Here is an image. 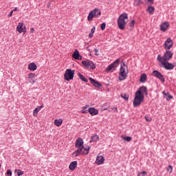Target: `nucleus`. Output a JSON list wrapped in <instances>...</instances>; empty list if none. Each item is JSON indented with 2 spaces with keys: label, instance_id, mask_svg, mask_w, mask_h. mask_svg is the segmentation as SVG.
I'll return each mask as SVG.
<instances>
[{
  "label": "nucleus",
  "instance_id": "33",
  "mask_svg": "<svg viewBox=\"0 0 176 176\" xmlns=\"http://www.w3.org/2000/svg\"><path fill=\"white\" fill-rule=\"evenodd\" d=\"M134 3L136 6H140V5H141V3H142V1H141V0H135Z\"/></svg>",
  "mask_w": 176,
  "mask_h": 176
},
{
  "label": "nucleus",
  "instance_id": "51",
  "mask_svg": "<svg viewBox=\"0 0 176 176\" xmlns=\"http://www.w3.org/2000/svg\"><path fill=\"white\" fill-rule=\"evenodd\" d=\"M148 2H153V0H147Z\"/></svg>",
  "mask_w": 176,
  "mask_h": 176
},
{
  "label": "nucleus",
  "instance_id": "12",
  "mask_svg": "<svg viewBox=\"0 0 176 176\" xmlns=\"http://www.w3.org/2000/svg\"><path fill=\"white\" fill-rule=\"evenodd\" d=\"M104 162H105V158L102 155H98L96 157V163L98 166H101V164H104Z\"/></svg>",
  "mask_w": 176,
  "mask_h": 176
},
{
  "label": "nucleus",
  "instance_id": "19",
  "mask_svg": "<svg viewBox=\"0 0 176 176\" xmlns=\"http://www.w3.org/2000/svg\"><path fill=\"white\" fill-rule=\"evenodd\" d=\"M77 166H78V162L74 161L69 164V170H71V171H74L75 168H76Z\"/></svg>",
  "mask_w": 176,
  "mask_h": 176
},
{
  "label": "nucleus",
  "instance_id": "10",
  "mask_svg": "<svg viewBox=\"0 0 176 176\" xmlns=\"http://www.w3.org/2000/svg\"><path fill=\"white\" fill-rule=\"evenodd\" d=\"M153 74L155 78H157V79H160V80H161L162 83H164V76H163V74H162V73H160L157 70H154L153 72Z\"/></svg>",
  "mask_w": 176,
  "mask_h": 176
},
{
  "label": "nucleus",
  "instance_id": "30",
  "mask_svg": "<svg viewBox=\"0 0 176 176\" xmlns=\"http://www.w3.org/2000/svg\"><path fill=\"white\" fill-rule=\"evenodd\" d=\"M147 12H148L149 14H152L153 12H155V8L153 6H148L147 8Z\"/></svg>",
  "mask_w": 176,
  "mask_h": 176
},
{
  "label": "nucleus",
  "instance_id": "4",
  "mask_svg": "<svg viewBox=\"0 0 176 176\" xmlns=\"http://www.w3.org/2000/svg\"><path fill=\"white\" fill-rule=\"evenodd\" d=\"M101 16V10L98 8H95L91 11L87 16L88 21H91L93 17H100Z\"/></svg>",
  "mask_w": 176,
  "mask_h": 176
},
{
  "label": "nucleus",
  "instance_id": "8",
  "mask_svg": "<svg viewBox=\"0 0 176 176\" xmlns=\"http://www.w3.org/2000/svg\"><path fill=\"white\" fill-rule=\"evenodd\" d=\"M82 65L88 69H96V64L91 60H85L82 61Z\"/></svg>",
  "mask_w": 176,
  "mask_h": 176
},
{
  "label": "nucleus",
  "instance_id": "2",
  "mask_svg": "<svg viewBox=\"0 0 176 176\" xmlns=\"http://www.w3.org/2000/svg\"><path fill=\"white\" fill-rule=\"evenodd\" d=\"M142 102H144V94L141 91H137L133 100V107H140Z\"/></svg>",
  "mask_w": 176,
  "mask_h": 176
},
{
  "label": "nucleus",
  "instance_id": "45",
  "mask_svg": "<svg viewBox=\"0 0 176 176\" xmlns=\"http://www.w3.org/2000/svg\"><path fill=\"white\" fill-rule=\"evenodd\" d=\"M168 168H169V170H170V173H173V166H172L171 165H170V166H168Z\"/></svg>",
  "mask_w": 176,
  "mask_h": 176
},
{
  "label": "nucleus",
  "instance_id": "7",
  "mask_svg": "<svg viewBox=\"0 0 176 176\" xmlns=\"http://www.w3.org/2000/svg\"><path fill=\"white\" fill-rule=\"evenodd\" d=\"M159 63H160V65L162 68H165L168 71H171V69L175 67V65L173 63H168V60H162L159 61Z\"/></svg>",
  "mask_w": 176,
  "mask_h": 176
},
{
  "label": "nucleus",
  "instance_id": "48",
  "mask_svg": "<svg viewBox=\"0 0 176 176\" xmlns=\"http://www.w3.org/2000/svg\"><path fill=\"white\" fill-rule=\"evenodd\" d=\"M162 94L164 95V96H167V94H169L168 93H165L164 91H163L162 92Z\"/></svg>",
  "mask_w": 176,
  "mask_h": 176
},
{
  "label": "nucleus",
  "instance_id": "24",
  "mask_svg": "<svg viewBox=\"0 0 176 176\" xmlns=\"http://www.w3.org/2000/svg\"><path fill=\"white\" fill-rule=\"evenodd\" d=\"M140 82H141V83H145V82H146V74H142L140 75Z\"/></svg>",
  "mask_w": 176,
  "mask_h": 176
},
{
  "label": "nucleus",
  "instance_id": "25",
  "mask_svg": "<svg viewBox=\"0 0 176 176\" xmlns=\"http://www.w3.org/2000/svg\"><path fill=\"white\" fill-rule=\"evenodd\" d=\"M54 124H55V126H57V127H60V126H61V124H63V120L62 119L55 120Z\"/></svg>",
  "mask_w": 176,
  "mask_h": 176
},
{
  "label": "nucleus",
  "instance_id": "50",
  "mask_svg": "<svg viewBox=\"0 0 176 176\" xmlns=\"http://www.w3.org/2000/svg\"><path fill=\"white\" fill-rule=\"evenodd\" d=\"M30 32H31V33L34 32V28H32L30 29Z\"/></svg>",
  "mask_w": 176,
  "mask_h": 176
},
{
  "label": "nucleus",
  "instance_id": "16",
  "mask_svg": "<svg viewBox=\"0 0 176 176\" xmlns=\"http://www.w3.org/2000/svg\"><path fill=\"white\" fill-rule=\"evenodd\" d=\"M90 83L93 85L95 87H98V89H101L102 87V85L101 83L94 80L92 78H89Z\"/></svg>",
  "mask_w": 176,
  "mask_h": 176
},
{
  "label": "nucleus",
  "instance_id": "53",
  "mask_svg": "<svg viewBox=\"0 0 176 176\" xmlns=\"http://www.w3.org/2000/svg\"><path fill=\"white\" fill-rule=\"evenodd\" d=\"M32 83H35V81H34V80H33V81H32Z\"/></svg>",
  "mask_w": 176,
  "mask_h": 176
},
{
  "label": "nucleus",
  "instance_id": "28",
  "mask_svg": "<svg viewBox=\"0 0 176 176\" xmlns=\"http://www.w3.org/2000/svg\"><path fill=\"white\" fill-rule=\"evenodd\" d=\"M80 55V54H79V51L78 50H76L73 53L72 56H73V58H75V60H76L77 58H78Z\"/></svg>",
  "mask_w": 176,
  "mask_h": 176
},
{
  "label": "nucleus",
  "instance_id": "17",
  "mask_svg": "<svg viewBox=\"0 0 176 176\" xmlns=\"http://www.w3.org/2000/svg\"><path fill=\"white\" fill-rule=\"evenodd\" d=\"M88 112L91 115V116H96V115H98V109L94 107H90L88 109Z\"/></svg>",
  "mask_w": 176,
  "mask_h": 176
},
{
  "label": "nucleus",
  "instance_id": "40",
  "mask_svg": "<svg viewBox=\"0 0 176 176\" xmlns=\"http://www.w3.org/2000/svg\"><path fill=\"white\" fill-rule=\"evenodd\" d=\"M96 32V28L94 26L91 30V33L94 34Z\"/></svg>",
  "mask_w": 176,
  "mask_h": 176
},
{
  "label": "nucleus",
  "instance_id": "32",
  "mask_svg": "<svg viewBox=\"0 0 176 176\" xmlns=\"http://www.w3.org/2000/svg\"><path fill=\"white\" fill-rule=\"evenodd\" d=\"M122 139L124 140V141H126V142H130V141L133 140V138L130 136H125V137H123Z\"/></svg>",
  "mask_w": 176,
  "mask_h": 176
},
{
  "label": "nucleus",
  "instance_id": "46",
  "mask_svg": "<svg viewBox=\"0 0 176 176\" xmlns=\"http://www.w3.org/2000/svg\"><path fill=\"white\" fill-rule=\"evenodd\" d=\"M93 35H94V34L90 32L89 34V38L90 39H91V38H93Z\"/></svg>",
  "mask_w": 176,
  "mask_h": 176
},
{
  "label": "nucleus",
  "instance_id": "26",
  "mask_svg": "<svg viewBox=\"0 0 176 176\" xmlns=\"http://www.w3.org/2000/svg\"><path fill=\"white\" fill-rule=\"evenodd\" d=\"M83 151H82V154L83 155H89V151H90V146H87V147H85L83 146Z\"/></svg>",
  "mask_w": 176,
  "mask_h": 176
},
{
  "label": "nucleus",
  "instance_id": "1",
  "mask_svg": "<svg viewBox=\"0 0 176 176\" xmlns=\"http://www.w3.org/2000/svg\"><path fill=\"white\" fill-rule=\"evenodd\" d=\"M129 20V15L127 13H123L120 15L118 19V25L120 30H124L126 28V24H127V21Z\"/></svg>",
  "mask_w": 176,
  "mask_h": 176
},
{
  "label": "nucleus",
  "instance_id": "34",
  "mask_svg": "<svg viewBox=\"0 0 176 176\" xmlns=\"http://www.w3.org/2000/svg\"><path fill=\"white\" fill-rule=\"evenodd\" d=\"M107 24L105 23H102L100 25V28L102 30V31H104V30H105V27H106Z\"/></svg>",
  "mask_w": 176,
  "mask_h": 176
},
{
  "label": "nucleus",
  "instance_id": "52",
  "mask_svg": "<svg viewBox=\"0 0 176 176\" xmlns=\"http://www.w3.org/2000/svg\"><path fill=\"white\" fill-rule=\"evenodd\" d=\"M14 10V12H15V10H17V8H15L14 10Z\"/></svg>",
  "mask_w": 176,
  "mask_h": 176
},
{
  "label": "nucleus",
  "instance_id": "5",
  "mask_svg": "<svg viewBox=\"0 0 176 176\" xmlns=\"http://www.w3.org/2000/svg\"><path fill=\"white\" fill-rule=\"evenodd\" d=\"M126 69H127V66L123 64V65H121L120 69V74H119V80H124L127 78V74L128 72H126Z\"/></svg>",
  "mask_w": 176,
  "mask_h": 176
},
{
  "label": "nucleus",
  "instance_id": "29",
  "mask_svg": "<svg viewBox=\"0 0 176 176\" xmlns=\"http://www.w3.org/2000/svg\"><path fill=\"white\" fill-rule=\"evenodd\" d=\"M88 108L89 105L84 106L81 110V113H87L89 112V110H87Z\"/></svg>",
  "mask_w": 176,
  "mask_h": 176
},
{
  "label": "nucleus",
  "instance_id": "35",
  "mask_svg": "<svg viewBox=\"0 0 176 176\" xmlns=\"http://www.w3.org/2000/svg\"><path fill=\"white\" fill-rule=\"evenodd\" d=\"M122 98H124L125 101H129V95L124 94L122 95Z\"/></svg>",
  "mask_w": 176,
  "mask_h": 176
},
{
  "label": "nucleus",
  "instance_id": "18",
  "mask_svg": "<svg viewBox=\"0 0 176 176\" xmlns=\"http://www.w3.org/2000/svg\"><path fill=\"white\" fill-rule=\"evenodd\" d=\"M168 27H170L168 22H164L160 25L161 31L166 32V31L168 30Z\"/></svg>",
  "mask_w": 176,
  "mask_h": 176
},
{
  "label": "nucleus",
  "instance_id": "27",
  "mask_svg": "<svg viewBox=\"0 0 176 176\" xmlns=\"http://www.w3.org/2000/svg\"><path fill=\"white\" fill-rule=\"evenodd\" d=\"M78 76H79L80 79H81V80H82V82H85V83H87L89 82L87 78H86L85 76H83L82 74L79 73Z\"/></svg>",
  "mask_w": 176,
  "mask_h": 176
},
{
  "label": "nucleus",
  "instance_id": "36",
  "mask_svg": "<svg viewBox=\"0 0 176 176\" xmlns=\"http://www.w3.org/2000/svg\"><path fill=\"white\" fill-rule=\"evenodd\" d=\"M145 120H146V122H151L152 121V118L146 116H145Z\"/></svg>",
  "mask_w": 176,
  "mask_h": 176
},
{
  "label": "nucleus",
  "instance_id": "39",
  "mask_svg": "<svg viewBox=\"0 0 176 176\" xmlns=\"http://www.w3.org/2000/svg\"><path fill=\"white\" fill-rule=\"evenodd\" d=\"M34 76H35V74L33 73H30L28 74L29 79H32V78H34Z\"/></svg>",
  "mask_w": 176,
  "mask_h": 176
},
{
  "label": "nucleus",
  "instance_id": "23",
  "mask_svg": "<svg viewBox=\"0 0 176 176\" xmlns=\"http://www.w3.org/2000/svg\"><path fill=\"white\" fill-rule=\"evenodd\" d=\"M99 140H100V136H98V135H94L91 137V140L89 142L90 143L95 142L96 141H99Z\"/></svg>",
  "mask_w": 176,
  "mask_h": 176
},
{
  "label": "nucleus",
  "instance_id": "38",
  "mask_svg": "<svg viewBox=\"0 0 176 176\" xmlns=\"http://www.w3.org/2000/svg\"><path fill=\"white\" fill-rule=\"evenodd\" d=\"M6 174H7V175H8V176H12V170L8 169Z\"/></svg>",
  "mask_w": 176,
  "mask_h": 176
},
{
  "label": "nucleus",
  "instance_id": "31",
  "mask_svg": "<svg viewBox=\"0 0 176 176\" xmlns=\"http://www.w3.org/2000/svg\"><path fill=\"white\" fill-rule=\"evenodd\" d=\"M14 173H17L18 176H21L24 175V171H22L21 169H16Z\"/></svg>",
  "mask_w": 176,
  "mask_h": 176
},
{
  "label": "nucleus",
  "instance_id": "11",
  "mask_svg": "<svg viewBox=\"0 0 176 176\" xmlns=\"http://www.w3.org/2000/svg\"><path fill=\"white\" fill-rule=\"evenodd\" d=\"M16 31H18L19 34H21L22 32L25 34V32H27V28H25L24 23H19L16 27Z\"/></svg>",
  "mask_w": 176,
  "mask_h": 176
},
{
  "label": "nucleus",
  "instance_id": "9",
  "mask_svg": "<svg viewBox=\"0 0 176 176\" xmlns=\"http://www.w3.org/2000/svg\"><path fill=\"white\" fill-rule=\"evenodd\" d=\"M173 46H174L173 39H171V38H168L164 44V49H166V50H170Z\"/></svg>",
  "mask_w": 176,
  "mask_h": 176
},
{
  "label": "nucleus",
  "instance_id": "47",
  "mask_svg": "<svg viewBox=\"0 0 176 176\" xmlns=\"http://www.w3.org/2000/svg\"><path fill=\"white\" fill-rule=\"evenodd\" d=\"M82 56L80 55V56L76 58V60H82Z\"/></svg>",
  "mask_w": 176,
  "mask_h": 176
},
{
  "label": "nucleus",
  "instance_id": "20",
  "mask_svg": "<svg viewBox=\"0 0 176 176\" xmlns=\"http://www.w3.org/2000/svg\"><path fill=\"white\" fill-rule=\"evenodd\" d=\"M138 91H140V93H142V94H145L146 96L148 95V89H146V87L142 86L140 88V89Z\"/></svg>",
  "mask_w": 176,
  "mask_h": 176
},
{
  "label": "nucleus",
  "instance_id": "14",
  "mask_svg": "<svg viewBox=\"0 0 176 176\" xmlns=\"http://www.w3.org/2000/svg\"><path fill=\"white\" fill-rule=\"evenodd\" d=\"M119 59L116 60L112 64L109 65V67L107 68V71H111V69H113V68H116L118 65H119Z\"/></svg>",
  "mask_w": 176,
  "mask_h": 176
},
{
  "label": "nucleus",
  "instance_id": "15",
  "mask_svg": "<svg viewBox=\"0 0 176 176\" xmlns=\"http://www.w3.org/2000/svg\"><path fill=\"white\" fill-rule=\"evenodd\" d=\"M80 155H83V147L78 148V149L72 153V156L74 157H77V156H80Z\"/></svg>",
  "mask_w": 176,
  "mask_h": 176
},
{
  "label": "nucleus",
  "instance_id": "37",
  "mask_svg": "<svg viewBox=\"0 0 176 176\" xmlns=\"http://www.w3.org/2000/svg\"><path fill=\"white\" fill-rule=\"evenodd\" d=\"M134 24H135V20H132L130 23H129V25L131 27H134Z\"/></svg>",
  "mask_w": 176,
  "mask_h": 176
},
{
  "label": "nucleus",
  "instance_id": "6",
  "mask_svg": "<svg viewBox=\"0 0 176 176\" xmlns=\"http://www.w3.org/2000/svg\"><path fill=\"white\" fill-rule=\"evenodd\" d=\"M74 75H75V70L67 69L65 72L64 78L65 80L69 82V80H72V79H74Z\"/></svg>",
  "mask_w": 176,
  "mask_h": 176
},
{
  "label": "nucleus",
  "instance_id": "49",
  "mask_svg": "<svg viewBox=\"0 0 176 176\" xmlns=\"http://www.w3.org/2000/svg\"><path fill=\"white\" fill-rule=\"evenodd\" d=\"M112 109H114V110H116V112H118V107H113V108H112Z\"/></svg>",
  "mask_w": 176,
  "mask_h": 176
},
{
  "label": "nucleus",
  "instance_id": "21",
  "mask_svg": "<svg viewBox=\"0 0 176 176\" xmlns=\"http://www.w3.org/2000/svg\"><path fill=\"white\" fill-rule=\"evenodd\" d=\"M36 65L35 64V63H31L29 65H28V69H30V71H36Z\"/></svg>",
  "mask_w": 176,
  "mask_h": 176
},
{
  "label": "nucleus",
  "instance_id": "43",
  "mask_svg": "<svg viewBox=\"0 0 176 176\" xmlns=\"http://www.w3.org/2000/svg\"><path fill=\"white\" fill-rule=\"evenodd\" d=\"M173 98V96L168 95V97L166 98V100L168 101L169 100H171Z\"/></svg>",
  "mask_w": 176,
  "mask_h": 176
},
{
  "label": "nucleus",
  "instance_id": "44",
  "mask_svg": "<svg viewBox=\"0 0 176 176\" xmlns=\"http://www.w3.org/2000/svg\"><path fill=\"white\" fill-rule=\"evenodd\" d=\"M145 174H146V172L142 171V172L138 174V175L144 176V175H145Z\"/></svg>",
  "mask_w": 176,
  "mask_h": 176
},
{
  "label": "nucleus",
  "instance_id": "13",
  "mask_svg": "<svg viewBox=\"0 0 176 176\" xmlns=\"http://www.w3.org/2000/svg\"><path fill=\"white\" fill-rule=\"evenodd\" d=\"M83 139H82V138H78L76 140V143H75V147L76 148H83Z\"/></svg>",
  "mask_w": 176,
  "mask_h": 176
},
{
  "label": "nucleus",
  "instance_id": "41",
  "mask_svg": "<svg viewBox=\"0 0 176 176\" xmlns=\"http://www.w3.org/2000/svg\"><path fill=\"white\" fill-rule=\"evenodd\" d=\"M14 12V10H11L10 14H8V17H12V16H13V12Z\"/></svg>",
  "mask_w": 176,
  "mask_h": 176
},
{
  "label": "nucleus",
  "instance_id": "42",
  "mask_svg": "<svg viewBox=\"0 0 176 176\" xmlns=\"http://www.w3.org/2000/svg\"><path fill=\"white\" fill-rule=\"evenodd\" d=\"M94 52H95V56H98V50L97 48L94 49Z\"/></svg>",
  "mask_w": 176,
  "mask_h": 176
},
{
  "label": "nucleus",
  "instance_id": "22",
  "mask_svg": "<svg viewBox=\"0 0 176 176\" xmlns=\"http://www.w3.org/2000/svg\"><path fill=\"white\" fill-rule=\"evenodd\" d=\"M43 108V104L41 106L36 107L34 111H33V116H38V112L41 111Z\"/></svg>",
  "mask_w": 176,
  "mask_h": 176
},
{
  "label": "nucleus",
  "instance_id": "3",
  "mask_svg": "<svg viewBox=\"0 0 176 176\" xmlns=\"http://www.w3.org/2000/svg\"><path fill=\"white\" fill-rule=\"evenodd\" d=\"M173 52L170 50H166L164 53V56L159 54L157 57V61H170L173 58Z\"/></svg>",
  "mask_w": 176,
  "mask_h": 176
}]
</instances>
